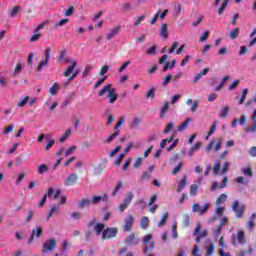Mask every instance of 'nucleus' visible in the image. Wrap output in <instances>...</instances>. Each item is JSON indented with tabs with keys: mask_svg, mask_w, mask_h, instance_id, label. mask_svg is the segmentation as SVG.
<instances>
[{
	"mask_svg": "<svg viewBox=\"0 0 256 256\" xmlns=\"http://www.w3.org/2000/svg\"><path fill=\"white\" fill-rule=\"evenodd\" d=\"M93 231L96 235H101V233L105 231V225L103 223H96V225L93 228Z\"/></svg>",
	"mask_w": 256,
	"mask_h": 256,
	"instance_id": "obj_18",
	"label": "nucleus"
},
{
	"mask_svg": "<svg viewBox=\"0 0 256 256\" xmlns=\"http://www.w3.org/2000/svg\"><path fill=\"white\" fill-rule=\"evenodd\" d=\"M134 197H135V195L133 194V192H130L127 194V196L123 200V203H121L118 206L120 213H123V211H125V209H127V207H129V205H131V201H133Z\"/></svg>",
	"mask_w": 256,
	"mask_h": 256,
	"instance_id": "obj_3",
	"label": "nucleus"
},
{
	"mask_svg": "<svg viewBox=\"0 0 256 256\" xmlns=\"http://www.w3.org/2000/svg\"><path fill=\"white\" fill-rule=\"evenodd\" d=\"M133 221H134L133 216L128 215L125 220L124 231H126V232L131 231V228L133 227Z\"/></svg>",
	"mask_w": 256,
	"mask_h": 256,
	"instance_id": "obj_14",
	"label": "nucleus"
},
{
	"mask_svg": "<svg viewBox=\"0 0 256 256\" xmlns=\"http://www.w3.org/2000/svg\"><path fill=\"white\" fill-rule=\"evenodd\" d=\"M131 9H133V6L129 2L123 4V6H122V10H124V11H131Z\"/></svg>",
	"mask_w": 256,
	"mask_h": 256,
	"instance_id": "obj_63",
	"label": "nucleus"
},
{
	"mask_svg": "<svg viewBox=\"0 0 256 256\" xmlns=\"http://www.w3.org/2000/svg\"><path fill=\"white\" fill-rule=\"evenodd\" d=\"M173 139H175V135H171L170 138H168V139H163L160 142L161 149H165L167 143H173Z\"/></svg>",
	"mask_w": 256,
	"mask_h": 256,
	"instance_id": "obj_26",
	"label": "nucleus"
},
{
	"mask_svg": "<svg viewBox=\"0 0 256 256\" xmlns=\"http://www.w3.org/2000/svg\"><path fill=\"white\" fill-rule=\"evenodd\" d=\"M21 10V7L19 6H15L10 13V17H15L17 15V13H19V11Z\"/></svg>",
	"mask_w": 256,
	"mask_h": 256,
	"instance_id": "obj_57",
	"label": "nucleus"
},
{
	"mask_svg": "<svg viewBox=\"0 0 256 256\" xmlns=\"http://www.w3.org/2000/svg\"><path fill=\"white\" fill-rule=\"evenodd\" d=\"M237 242L239 243V245H245V231L239 230L237 236H233L232 245H234V247H237Z\"/></svg>",
	"mask_w": 256,
	"mask_h": 256,
	"instance_id": "obj_7",
	"label": "nucleus"
},
{
	"mask_svg": "<svg viewBox=\"0 0 256 256\" xmlns=\"http://www.w3.org/2000/svg\"><path fill=\"white\" fill-rule=\"evenodd\" d=\"M174 11H175V13H177V15H181V12L185 11V8H183V5H181V4H176Z\"/></svg>",
	"mask_w": 256,
	"mask_h": 256,
	"instance_id": "obj_53",
	"label": "nucleus"
},
{
	"mask_svg": "<svg viewBox=\"0 0 256 256\" xmlns=\"http://www.w3.org/2000/svg\"><path fill=\"white\" fill-rule=\"evenodd\" d=\"M227 201V194H220L216 200V205H221Z\"/></svg>",
	"mask_w": 256,
	"mask_h": 256,
	"instance_id": "obj_35",
	"label": "nucleus"
},
{
	"mask_svg": "<svg viewBox=\"0 0 256 256\" xmlns=\"http://www.w3.org/2000/svg\"><path fill=\"white\" fill-rule=\"evenodd\" d=\"M49 171V166L46 164H40L38 166V173L39 175H43V173H47Z\"/></svg>",
	"mask_w": 256,
	"mask_h": 256,
	"instance_id": "obj_28",
	"label": "nucleus"
},
{
	"mask_svg": "<svg viewBox=\"0 0 256 256\" xmlns=\"http://www.w3.org/2000/svg\"><path fill=\"white\" fill-rule=\"evenodd\" d=\"M169 219V212H165L161 218V220L158 222V227H163L165 225V221Z\"/></svg>",
	"mask_w": 256,
	"mask_h": 256,
	"instance_id": "obj_38",
	"label": "nucleus"
},
{
	"mask_svg": "<svg viewBox=\"0 0 256 256\" xmlns=\"http://www.w3.org/2000/svg\"><path fill=\"white\" fill-rule=\"evenodd\" d=\"M121 189H123V182L119 181L114 191L112 192V197H115V195H117V192L121 191Z\"/></svg>",
	"mask_w": 256,
	"mask_h": 256,
	"instance_id": "obj_44",
	"label": "nucleus"
},
{
	"mask_svg": "<svg viewBox=\"0 0 256 256\" xmlns=\"http://www.w3.org/2000/svg\"><path fill=\"white\" fill-rule=\"evenodd\" d=\"M118 135H119V131L114 132L107 138L106 143H111V141H113V139H115V137H117Z\"/></svg>",
	"mask_w": 256,
	"mask_h": 256,
	"instance_id": "obj_59",
	"label": "nucleus"
},
{
	"mask_svg": "<svg viewBox=\"0 0 256 256\" xmlns=\"http://www.w3.org/2000/svg\"><path fill=\"white\" fill-rule=\"evenodd\" d=\"M250 157H256V146H253L249 150Z\"/></svg>",
	"mask_w": 256,
	"mask_h": 256,
	"instance_id": "obj_64",
	"label": "nucleus"
},
{
	"mask_svg": "<svg viewBox=\"0 0 256 256\" xmlns=\"http://www.w3.org/2000/svg\"><path fill=\"white\" fill-rule=\"evenodd\" d=\"M73 13H75V7L74 6H70L64 13L65 17H71V15H73Z\"/></svg>",
	"mask_w": 256,
	"mask_h": 256,
	"instance_id": "obj_50",
	"label": "nucleus"
},
{
	"mask_svg": "<svg viewBox=\"0 0 256 256\" xmlns=\"http://www.w3.org/2000/svg\"><path fill=\"white\" fill-rule=\"evenodd\" d=\"M175 127V123L170 122L167 124L166 128L163 130L164 135H167L170 131H173V128Z\"/></svg>",
	"mask_w": 256,
	"mask_h": 256,
	"instance_id": "obj_43",
	"label": "nucleus"
},
{
	"mask_svg": "<svg viewBox=\"0 0 256 256\" xmlns=\"http://www.w3.org/2000/svg\"><path fill=\"white\" fill-rule=\"evenodd\" d=\"M229 113V107L228 106H224L221 110H220V117L222 119H225L227 117Z\"/></svg>",
	"mask_w": 256,
	"mask_h": 256,
	"instance_id": "obj_41",
	"label": "nucleus"
},
{
	"mask_svg": "<svg viewBox=\"0 0 256 256\" xmlns=\"http://www.w3.org/2000/svg\"><path fill=\"white\" fill-rule=\"evenodd\" d=\"M79 183V175L72 173L70 174L65 180L64 185L65 187H71L73 185H77Z\"/></svg>",
	"mask_w": 256,
	"mask_h": 256,
	"instance_id": "obj_8",
	"label": "nucleus"
},
{
	"mask_svg": "<svg viewBox=\"0 0 256 256\" xmlns=\"http://www.w3.org/2000/svg\"><path fill=\"white\" fill-rule=\"evenodd\" d=\"M156 51H157V46L154 45V46L150 47L146 51V53H147V55H155Z\"/></svg>",
	"mask_w": 256,
	"mask_h": 256,
	"instance_id": "obj_61",
	"label": "nucleus"
},
{
	"mask_svg": "<svg viewBox=\"0 0 256 256\" xmlns=\"http://www.w3.org/2000/svg\"><path fill=\"white\" fill-rule=\"evenodd\" d=\"M239 37V28H233L231 31H230V34H229V39H231V41L237 39Z\"/></svg>",
	"mask_w": 256,
	"mask_h": 256,
	"instance_id": "obj_22",
	"label": "nucleus"
},
{
	"mask_svg": "<svg viewBox=\"0 0 256 256\" xmlns=\"http://www.w3.org/2000/svg\"><path fill=\"white\" fill-rule=\"evenodd\" d=\"M219 245L221 247L219 255L220 256H225V238L223 236L220 237V242Z\"/></svg>",
	"mask_w": 256,
	"mask_h": 256,
	"instance_id": "obj_27",
	"label": "nucleus"
},
{
	"mask_svg": "<svg viewBox=\"0 0 256 256\" xmlns=\"http://www.w3.org/2000/svg\"><path fill=\"white\" fill-rule=\"evenodd\" d=\"M23 71V64L18 63L14 70V75H19Z\"/></svg>",
	"mask_w": 256,
	"mask_h": 256,
	"instance_id": "obj_54",
	"label": "nucleus"
},
{
	"mask_svg": "<svg viewBox=\"0 0 256 256\" xmlns=\"http://www.w3.org/2000/svg\"><path fill=\"white\" fill-rule=\"evenodd\" d=\"M167 111H169V102H165L163 107L160 110V119H163L165 115L167 114Z\"/></svg>",
	"mask_w": 256,
	"mask_h": 256,
	"instance_id": "obj_25",
	"label": "nucleus"
},
{
	"mask_svg": "<svg viewBox=\"0 0 256 256\" xmlns=\"http://www.w3.org/2000/svg\"><path fill=\"white\" fill-rule=\"evenodd\" d=\"M197 191H199V185H197V184H192V185L190 186V195H191L192 197H195V195H197Z\"/></svg>",
	"mask_w": 256,
	"mask_h": 256,
	"instance_id": "obj_37",
	"label": "nucleus"
},
{
	"mask_svg": "<svg viewBox=\"0 0 256 256\" xmlns=\"http://www.w3.org/2000/svg\"><path fill=\"white\" fill-rule=\"evenodd\" d=\"M160 35L163 39H167L169 37V30L167 29V24L163 23L160 27Z\"/></svg>",
	"mask_w": 256,
	"mask_h": 256,
	"instance_id": "obj_19",
	"label": "nucleus"
},
{
	"mask_svg": "<svg viewBox=\"0 0 256 256\" xmlns=\"http://www.w3.org/2000/svg\"><path fill=\"white\" fill-rule=\"evenodd\" d=\"M217 130V122H214V124L210 127V130L208 131V135L206 136V139H209L213 133Z\"/></svg>",
	"mask_w": 256,
	"mask_h": 256,
	"instance_id": "obj_45",
	"label": "nucleus"
},
{
	"mask_svg": "<svg viewBox=\"0 0 256 256\" xmlns=\"http://www.w3.org/2000/svg\"><path fill=\"white\" fill-rule=\"evenodd\" d=\"M140 225L142 229H147V227H149V218L147 216H144L140 221Z\"/></svg>",
	"mask_w": 256,
	"mask_h": 256,
	"instance_id": "obj_36",
	"label": "nucleus"
},
{
	"mask_svg": "<svg viewBox=\"0 0 256 256\" xmlns=\"http://www.w3.org/2000/svg\"><path fill=\"white\" fill-rule=\"evenodd\" d=\"M119 31H121V26H116L114 27L110 33H108L106 35V40L107 41H111V39H113V37H115V35H117L119 33Z\"/></svg>",
	"mask_w": 256,
	"mask_h": 256,
	"instance_id": "obj_16",
	"label": "nucleus"
},
{
	"mask_svg": "<svg viewBox=\"0 0 256 256\" xmlns=\"http://www.w3.org/2000/svg\"><path fill=\"white\" fill-rule=\"evenodd\" d=\"M252 125L251 126H247L245 128V133H256V109L254 110L253 114H252Z\"/></svg>",
	"mask_w": 256,
	"mask_h": 256,
	"instance_id": "obj_12",
	"label": "nucleus"
},
{
	"mask_svg": "<svg viewBox=\"0 0 256 256\" xmlns=\"http://www.w3.org/2000/svg\"><path fill=\"white\" fill-rule=\"evenodd\" d=\"M75 67H77V62L76 61H72V65L69 66L66 71L64 72V77H69L71 75V73H73V69H75Z\"/></svg>",
	"mask_w": 256,
	"mask_h": 256,
	"instance_id": "obj_20",
	"label": "nucleus"
},
{
	"mask_svg": "<svg viewBox=\"0 0 256 256\" xmlns=\"http://www.w3.org/2000/svg\"><path fill=\"white\" fill-rule=\"evenodd\" d=\"M92 69H93V66L91 64L86 65L84 70L82 71L83 77H87V75H89V73H91Z\"/></svg>",
	"mask_w": 256,
	"mask_h": 256,
	"instance_id": "obj_40",
	"label": "nucleus"
},
{
	"mask_svg": "<svg viewBox=\"0 0 256 256\" xmlns=\"http://www.w3.org/2000/svg\"><path fill=\"white\" fill-rule=\"evenodd\" d=\"M211 207L210 203H206L203 206L199 204H193L192 211L193 213H198V215H204V213H207L209 211V208Z\"/></svg>",
	"mask_w": 256,
	"mask_h": 256,
	"instance_id": "obj_5",
	"label": "nucleus"
},
{
	"mask_svg": "<svg viewBox=\"0 0 256 256\" xmlns=\"http://www.w3.org/2000/svg\"><path fill=\"white\" fill-rule=\"evenodd\" d=\"M232 211H234V213H235L236 217H238V219L243 217L244 210H243V208L239 207V201L236 200L232 203Z\"/></svg>",
	"mask_w": 256,
	"mask_h": 256,
	"instance_id": "obj_13",
	"label": "nucleus"
},
{
	"mask_svg": "<svg viewBox=\"0 0 256 256\" xmlns=\"http://www.w3.org/2000/svg\"><path fill=\"white\" fill-rule=\"evenodd\" d=\"M101 203V196H92V204L99 205Z\"/></svg>",
	"mask_w": 256,
	"mask_h": 256,
	"instance_id": "obj_60",
	"label": "nucleus"
},
{
	"mask_svg": "<svg viewBox=\"0 0 256 256\" xmlns=\"http://www.w3.org/2000/svg\"><path fill=\"white\" fill-rule=\"evenodd\" d=\"M45 55H46V60H42V61L39 63L37 69H36V71H37L38 73L43 70V67H45V64L49 63V59H51V48L48 47V48L46 49Z\"/></svg>",
	"mask_w": 256,
	"mask_h": 256,
	"instance_id": "obj_11",
	"label": "nucleus"
},
{
	"mask_svg": "<svg viewBox=\"0 0 256 256\" xmlns=\"http://www.w3.org/2000/svg\"><path fill=\"white\" fill-rule=\"evenodd\" d=\"M199 231H201V224L197 223L196 227L194 228V235L196 236V243H200L201 239H205V237H207V235L209 234V232H207V230H204L201 233Z\"/></svg>",
	"mask_w": 256,
	"mask_h": 256,
	"instance_id": "obj_6",
	"label": "nucleus"
},
{
	"mask_svg": "<svg viewBox=\"0 0 256 256\" xmlns=\"http://www.w3.org/2000/svg\"><path fill=\"white\" fill-rule=\"evenodd\" d=\"M27 101H29V96H25L24 99L18 103V107H25V105H27Z\"/></svg>",
	"mask_w": 256,
	"mask_h": 256,
	"instance_id": "obj_62",
	"label": "nucleus"
},
{
	"mask_svg": "<svg viewBox=\"0 0 256 256\" xmlns=\"http://www.w3.org/2000/svg\"><path fill=\"white\" fill-rule=\"evenodd\" d=\"M209 35H210L209 31H204V32L202 33L200 39H199V42H200V43H205V41H206L207 39H209Z\"/></svg>",
	"mask_w": 256,
	"mask_h": 256,
	"instance_id": "obj_46",
	"label": "nucleus"
},
{
	"mask_svg": "<svg viewBox=\"0 0 256 256\" xmlns=\"http://www.w3.org/2000/svg\"><path fill=\"white\" fill-rule=\"evenodd\" d=\"M183 167V162H180L177 166H175L172 170V175H177L181 171V168Z\"/></svg>",
	"mask_w": 256,
	"mask_h": 256,
	"instance_id": "obj_51",
	"label": "nucleus"
},
{
	"mask_svg": "<svg viewBox=\"0 0 256 256\" xmlns=\"http://www.w3.org/2000/svg\"><path fill=\"white\" fill-rule=\"evenodd\" d=\"M139 123H141V119L139 117H135L131 125L132 129H137V127H139Z\"/></svg>",
	"mask_w": 256,
	"mask_h": 256,
	"instance_id": "obj_52",
	"label": "nucleus"
},
{
	"mask_svg": "<svg viewBox=\"0 0 256 256\" xmlns=\"http://www.w3.org/2000/svg\"><path fill=\"white\" fill-rule=\"evenodd\" d=\"M55 247H57V239H49L43 244L42 253H49V251H55Z\"/></svg>",
	"mask_w": 256,
	"mask_h": 256,
	"instance_id": "obj_4",
	"label": "nucleus"
},
{
	"mask_svg": "<svg viewBox=\"0 0 256 256\" xmlns=\"http://www.w3.org/2000/svg\"><path fill=\"white\" fill-rule=\"evenodd\" d=\"M229 1L231 0H224L221 4V6L218 9V15H221V13H223V11H225V9H227V6L229 5Z\"/></svg>",
	"mask_w": 256,
	"mask_h": 256,
	"instance_id": "obj_30",
	"label": "nucleus"
},
{
	"mask_svg": "<svg viewBox=\"0 0 256 256\" xmlns=\"http://www.w3.org/2000/svg\"><path fill=\"white\" fill-rule=\"evenodd\" d=\"M221 147H223V139L222 138H218L217 142H216V144H215V146L213 148V151L217 152V151H219V149H221Z\"/></svg>",
	"mask_w": 256,
	"mask_h": 256,
	"instance_id": "obj_39",
	"label": "nucleus"
},
{
	"mask_svg": "<svg viewBox=\"0 0 256 256\" xmlns=\"http://www.w3.org/2000/svg\"><path fill=\"white\" fill-rule=\"evenodd\" d=\"M41 235H43V227L41 226H36V231L35 229L32 230L29 238V243L32 244L35 241V236L40 239Z\"/></svg>",
	"mask_w": 256,
	"mask_h": 256,
	"instance_id": "obj_9",
	"label": "nucleus"
},
{
	"mask_svg": "<svg viewBox=\"0 0 256 256\" xmlns=\"http://www.w3.org/2000/svg\"><path fill=\"white\" fill-rule=\"evenodd\" d=\"M249 93V89L245 88L242 91V96L240 98V100L238 101L239 105H243V103H245V99H247V94Z\"/></svg>",
	"mask_w": 256,
	"mask_h": 256,
	"instance_id": "obj_29",
	"label": "nucleus"
},
{
	"mask_svg": "<svg viewBox=\"0 0 256 256\" xmlns=\"http://www.w3.org/2000/svg\"><path fill=\"white\" fill-rule=\"evenodd\" d=\"M71 136V129L66 130L63 136L60 137L59 142L60 143H65L67 139Z\"/></svg>",
	"mask_w": 256,
	"mask_h": 256,
	"instance_id": "obj_32",
	"label": "nucleus"
},
{
	"mask_svg": "<svg viewBox=\"0 0 256 256\" xmlns=\"http://www.w3.org/2000/svg\"><path fill=\"white\" fill-rule=\"evenodd\" d=\"M225 211L224 207H218L216 208V215L218 217V219H221L223 212Z\"/></svg>",
	"mask_w": 256,
	"mask_h": 256,
	"instance_id": "obj_58",
	"label": "nucleus"
},
{
	"mask_svg": "<svg viewBox=\"0 0 256 256\" xmlns=\"http://www.w3.org/2000/svg\"><path fill=\"white\" fill-rule=\"evenodd\" d=\"M143 165V158L138 157L135 159L134 163L132 164L133 169H139Z\"/></svg>",
	"mask_w": 256,
	"mask_h": 256,
	"instance_id": "obj_31",
	"label": "nucleus"
},
{
	"mask_svg": "<svg viewBox=\"0 0 256 256\" xmlns=\"http://www.w3.org/2000/svg\"><path fill=\"white\" fill-rule=\"evenodd\" d=\"M107 94V97L109 98L110 105H113L115 101H117V93L115 92V88H113V85L107 84L106 86L102 87L101 90L98 92V97H103V95Z\"/></svg>",
	"mask_w": 256,
	"mask_h": 256,
	"instance_id": "obj_1",
	"label": "nucleus"
},
{
	"mask_svg": "<svg viewBox=\"0 0 256 256\" xmlns=\"http://www.w3.org/2000/svg\"><path fill=\"white\" fill-rule=\"evenodd\" d=\"M90 203L89 199L82 198L78 203V207L79 209H85V207H89Z\"/></svg>",
	"mask_w": 256,
	"mask_h": 256,
	"instance_id": "obj_23",
	"label": "nucleus"
},
{
	"mask_svg": "<svg viewBox=\"0 0 256 256\" xmlns=\"http://www.w3.org/2000/svg\"><path fill=\"white\" fill-rule=\"evenodd\" d=\"M188 179H189V177H187V175H184V177L179 182V185H178V187L176 189L177 193H181L183 191V189L187 187Z\"/></svg>",
	"mask_w": 256,
	"mask_h": 256,
	"instance_id": "obj_15",
	"label": "nucleus"
},
{
	"mask_svg": "<svg viewBox=\"0 0 256 256\" xmlns=\"http://www.w3.org/2000/svg\"><path fill=\"white\" fill-rule=\"evenodd\" d=\"M107 79V76H104L100 78L95 84H94V89H98V87H101L103 83H105V80Z\"/></svg>",
	"mask_w": 256,
	"mask_h": 256,
	"instance_id": "obj_49",
	"label": "nucleus"
},
{
	"mask_svg": "<svg viewBox=\"0 0 256 256\" xmlns=\"http://www.w3.org/2000/svg\"><path fill=\"white\" fill-rule=\"evenodd\" d=\"M191 121H193V118H187L182 124L181 126H178V131H185L187 129V127H189V123H191Z\"/></svg>",
	"mask_w": 256,
	"mask_h": 256,
	"instance_id": "obj_21",
	"label": "nucleus"
},
{
	"mask_svg": "<svg viewBox=\"0 0 256 256\" xmlns=\"http://www.w3.org/2000/svg\"><path fill=\"white\" fill-rule=\"evenodd\" d=\"M118 233L119 229H117V227H106L102 232V240L115 239Z\"/></svg>",
	"mask_w": 256,
	"mask_h": 256,
	"instance_id": "obj_2",
	"label": "nucleus"
},
{
	"mask_svg": "<svg viewBox=\"0 0 256 256\" xmlns=\"http://www.w3.org/2000/svg\"><path fill=\"white\" fill-rule=\"evenodd\" d=\"M229 76H225L222 80H221V82H220V84L215 88V91H221V89H223V86L225 85V83H227V81H229Z\"/></svg>",
	"mask_w": 256,
	"mask_h": 256,
	"instance_id": "obj_33",
	"label": "nucleus"
},
{
	"mask_svg": "<svg viewBox=\"0 0 256 256\" xmlns=\"http://www.w3.org/2000/svg\"><path fill=\"white\" fill-rule=\"evenodd\" d=\"M241 83L239 80H234L233 83L228 87V91H233V89L237 88Z\"/></svg>",
	"mask_w": 256,
	"mask_h": 256,
	"instance_id": "obj_55",
	"label": "nucleus"
},
{
	"mask_svg": "<svg viewBox=\"0 0 256 256\" xmlns=\"http://www.w3.org/2000/svg\"><path fill=\"white\" fill-rule=\"evenodd\" d=\"M255 218L256 214H251L250 219L247 223V227L249 228L250 231H253V228L255 227Z\"/></svg>",
	"mask_w": 256,
	"mask_h": 256,
	"instance_id": "obj_24",
	"label": "nucleus"
},
{
	"mask_svg": "<svg viewBox=\"0 0 256 256\" xmlns=\"http://www.w3.org/2000/svg\"><path fill=\"white\" fill-rule=\"evenodd\" d=\"M179 159H181V154H179V153H174V154L170 157V163H177V161H179Z\"/></svg>",
	"mask_w": 256,
	"mask_h": 256,
	"instance_id": "obj_48",
	"label": "nucleus"
},
{
	"mask_svg": "<svg viewBox=\"0 0 256 256\" xmlns=\"http://www.w3.org/2000/svg\"><path fill=\"white\" fill-rule=\"evenodd\" d=\"M155 87H152L147 93H146V99H155Z\"/></svg>",
	"mask_w": 256,
	"mask_h": 256,
	"instance_id": "obj_42",
	"label": "nucleus"
},
{
	"mask_svg": "<svg viewBox=\"0 0 256 256\" xmlns=\"http://www.w3.org/2000/svg\"><path fill=\"white\" fill-rule=\"evenodd\" d=\"M57 91H59V86L57 83H53L50 88V95H57Z\"/></svg>",
	"mask_w": 256,
	"mask_h": 256,
	"instance_id": "obj_47",
	"label": "nucleus"
},
{
	"mask_svg": "<svg viewBox=\"0 0 256 256\" xmlns=\"http://www.w3.org/2000/svg\"><path fill=\"white\" fill-rule=\"evenodd\" d=\"M125 245H128V247H131V245H138L139 239L137 238V235L135 233H131L128 237L124 239Z\"/></svg>",
	"mask_w": 256,
	"mask_h": 256,
	"instance_id": "obj_10",
	"label": "nucleus"
},
{
	"mask_svg": "<svg viewBox=\"0 0 256 256\" xmlns=\"http://www.w3.org/2000/svg\"><path fill=\"white\" fill-rule=\"evenodd\" d=\"M220 171H221V161L217 160L213 167V173H214V175H219Z\"/></svg>",
	"mask_w": 256,
	"mask_h": 256,
	"instance_id": "obj_34",
	"label": "nucleus"
},
{
	"mask_svg": "<svg viewBox=\"0 0 256 256\" xmlns=\"http://www.w3.org/2000/svg\"><path fill=\"white\" fill-rule=\"evenodd\" d=\"M199 149H201V142H196L194 146L190 147L188 157H193V155H195V151H199Z\"/></svg>",
	"mask_w": 256,
	"mask_h": 256,
	"instance_id": "obj_17",
	"label": "nucleus"
},
{
	"mask_svg": "<svg viewBox=\"0 0 256 256\" xmlns=\"http://www.w3.org/2000/svg\"><path fill=\"white\" fill-rule=\"evenodd\" d=\"M71 217L74 221H77L81 219V212L74 211L72 212Z\"/></svg>",
	"mask_w": 256,
	"mask_h": 256,
	"instance_id": "obj_56",
	"label": "nucleus"
}]
</instances>
